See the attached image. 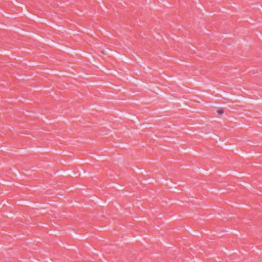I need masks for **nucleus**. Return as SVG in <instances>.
<instances>
[{"label":"nucleus","instance_id":"1","mask_svg":"<svg viewBox=\"0 0 262 262\" xmlns=\"http://www.w3.org/2000/svg\"><path fill=\"white\" fill-rule=\"evenodd\" d=\"M224 112V111L223 109L222 108H221L220 110H219L217 111V113L220 114V115H222Z\"/></svg>","mask_w":262,"mask_h":262}]
</instances>
